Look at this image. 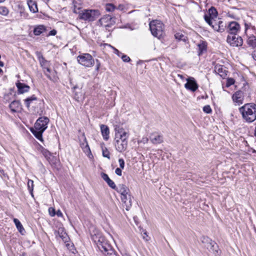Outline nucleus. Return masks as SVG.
<instances>
[{
    "label": "nucleus",
    "mask_w": 256,
    "mask_h": 256,
    "mask_svg": "<svg viewBox=\"0 0 256 256\" xmlns=\"http://www.w3.org/2000/svg\"><path fill=\"white\" fill-rule=\"evenodd\" d=\"M186 80L187 82L185 84L184 87L186 90L192 92H194L198 90V85L193 77H188L186 78Z\"/></svg>",
    "instance_id": "nucleus-12"
},
{
    "label": "nucleus",
    "mask_w": 256,
    "mask_h": 256,
    "mask_svg": "<svg viewBox=\"0 0 256 256\" xmlns=\"http://www.w3.org/2000/svg\"><path fill=\"white\" fill-rule=\"evenodd\" d=\"M124 6L122 4H120L118 6H116V9L118 10H123L124 9Z\"/></svg>",
    "instance_id": "nucleus-50"
},
{
    "label": "nucleus",
    "mask_w": 256,
    "mask_h": 256,
    "mask_svg": "<svg viewBox=\"0 0 256 256\" xmlns=\"http://www.w3.org/2000/svg\"><path fill=\"white\" fill-rule=\"evenodd\" d=\"M118 162L120 168L123 169L124 167V161L122 158H120L118 160Z\"/></svg>",
    "instance_id": "nucleus-48"
},
{
    "label": "nucleus",
    "mask_w": 256,
    "mask_h": 256,
    "mask_svg": "<svg viewBox=\"0 0 256 256\" xmlns=\"http://www.w3.org/2000/svg\"><path fill=\"white\" fill-rule=\"evenodd\" d=\"M240 29V25L234 21L230 22L226 27V30L229 34H238Z\"/></svg>",
    "instance_id": "nucleus-11"
},
{
    "label": "nucleus",
    "mask_w": 256,
    "mask_h": 256,
    "mask_svg": "<svg viewBox=\"0 0 256 256\" xmlns=\"http://www.w3.org/2000/svg\"><path fill=\"white\" fill-rule=\"evenodd\" d=\"M226 41L232 46H241L243 44L242 38L238 34H228Z\"/></svg>",
    "instance_id": "nucleus-9"
},
{
    "label": "nucleus",
    "mask_w": 256,
    "mask_h": 256,
    "mask_svg": "<svg viewBox=\"0 0 256 256\" xmlns=\"http://www.w3.org/2000/svg\"><path fill=\"white\" fill-rule=\"evenodd\" d=\"M107 184L110 187L112 188L115 190L116 188V186L114 182L110 179H109L106 182Z\"/></svg>",
    "instance_id": "nucleus-39"
},
{
    "label": "nucleus",
    "mask_w": 256,
    "mask_h": 256,
    "mask_svg": "<svg viewBox=\"0 0 256 256\" xmlns=\"http://www.w3.org/2000/svg\"><path fill=\"white\" fill-rule=\"evenodd\" d=\"M13 220L18 232L24 235L26 233V231L20 221L16 218H14Z\"/></svg>",
    "instance_id": "nucleus-27"
},
{
    "label": "nucleus",
    "mask_w": 256,
    "mask_h": 256,
    "mask_svg": "<svg viewBox=\"0 0 256 256\" xmlns=\"http://www.w3.org/2000/svg\"><path fill=\"white\" fill-rule=\"evenodd\" d=\"M115 53L117 54L119 56H120L121 53L116 48L114 49Z\"/></svg>",
    "instance_id": "nucleus-56"
},
{
    "label": "nucleus",
    "mask_w": 256,
    "mask_h": 256,
    "mask_svg": "<svg viewBox=\"0 0 256 256\" xmlns=\"http://www.w3.org/2000/svg\"><path fill=\"white\" fill-rule=\"evenodd\" d=\"M36 54L40 62V64L43 69L50 66V62L46 60L40 52H36Z\"/></svg>",
    "instance_id": "nucleus-15"
},
{
    "label": "nucleus",
    "mask_w": 256,
    "mask_h": 256,
    "mask_svg": "<svg viewBox=\"0 0 256 256\" xmlns=\"http://www.w3.org/2000/svg\"><path fill=\"white\" fill-rule=\"evenodd\" d=\"M222 22L221 20H220L218 22V24H216L215 26H212V28L216 30L222 32H224V27H226V26H224L222 24Z\"/></svg>",
    "instance_id": "nucleus-29"
},
{
    "label": "nucleus",
    "mask_w": 256,
    "mask_h": 256,
    "mask_svg": "<svg viewBox=\"0 0 256 256\" xmlns=\"http://www.w3.org/2000/svg\"><path fill=\"white\" fill-rule=\"evenodd\" d=\"M6 0H0V4L4 2Z\"/></svg>",
    "instance_id": "nucleus-60"
},
{
    "label": "nucleus",
    "mask_w": 256,
    "mask_h": 256,
    "mask_svg": "<svg viewBox=\"0 0 256 256\" xmlns=\"http://www.w3.org/2000/svg\"><path fill=\"white\" fill-rule=\"evenodd\" d=\"M43 70H44V72L45 75L47 76V78H49L50 80H52V78L50 74L51 70H50V68H49V66L46 67L44 69H43Z\"/></svg>",
    "instance_id": "nucleus-38"
},
{
    "label": "nucleus",
    "mask_w": 256,
    "mask_h": 256,
    "mask_svg": "<svg viewBox=\"0 0 256 256\" xmlns=\"http://www.w3.org/2000/svg\"><path fill=\"white\" fill-rule=\"evenodd\" d=\"M122 168H116L115 170V173L118 176H121L122 174Z\"/></svg>",
    "instance_id": "nucleus-49"
},
{
    "label": "nucleus",
    "mask_w": 256,
    "mask_h": 256,
    "mask_svg": "<svg viewBox=\"0 0 256 256\" xmlns=\"http://www.w3.org/2000/svg\"><path fill=\"white\" fill-rule=\"evenodd\" d=\"M96 71H98L100 69V61L98 60H96Z\"/></svg>",
    "instance_id": "nucleus-51"
},
{
    "label": "nucleus",
    "mask_w": 256,
    "mask_h": 256,
    "mask_svg": "<svg viewBox=\"0 0 256 256\" xmlns=\"http://www.w3.org/2000/svg\"><path fill=\"white\" fill-rule=\"evenodd\" d=\"M235 80L232 78H228L227 79L226 83V86L229 87L230 86L234 84Z\"/></svg>",
    "instance_id": "nucleus-40"
},
{
    "label": "nucleus",
    "mask_w": 256,
    "mask_h": 256,
    "mask_svg": "<svg viewBox=\"0 0 256 256\" xmlns=\"http://www.w3.org/2000/svg\"><path fill=\"white\" fill-rule=\"evenodd\" d=\"M74 12L78 14V18L80 20L88 22H93L100 15V12L98 10L84 9L77 12V10L74 9Z\"/></svg>",
    "instance_id": "nucleus-4"
},
{
    "label": "nucleus",
    "mask_w": 256,
    "mask_h": 256,
    "mask_svg": "<svg viewBox=\"0 0 256 256\" xmlns=\"http://www.w3.org/2000/svg\"><path fill=\"white\" fill-rule=\"evenodd\" d=\"M98 22L100 26L104 27L106 30L110 31L109 28L115 24L116 22L114 18L106 14L100 18Z\"/></svg>",
    "instance_id": "nucleus-8"
},
{
    "label": "nucleus",
    "mask_w": 256,
    "mask_h": 256,
    "mask_svg": "<svg viewBox=\"0 0 256 256\" xmlns=\"http://www.w3.org/2000/svg\"><path fill=\"white\" fill-rule=\"evenodd\" d=\"M16 86L18 89V93L20 94L28 92L30 89L28 85L20 82H16Z\"/></svg>",
    "instance_id": "nucleus-17"
},
{
    "label": "nucleus",
    "mask_w": 256,
    "mask_h": 256,
    "mask_svg": "<svg viewBox=\"0 0 256 256\" xmlns=\"http://www.w3.org/2000/svg\"><path fill=\"white\" fill-rule=\"evenodd\" d=\"M2 72V70L0 68V72Z\"/></svg>",
    "instance_id": "nucleus-64"
},
{
    "label": "nucleus",
    "mask_w": 256,
    "mask_h": 256,
    "mask_svg": "<svg viewBox=\"0 0 256 256\" xmlns=\"http://www.w3.org/2000/svg\"><path fill=\"white\" fill-rule=\"evenodd\" d=\"M122 256H130V255H129L128 254H124Z\"/></svg>",
    "instance_id": "nucleus-62"
},
{
    "label": "nucleus",
    "mask_w": 256,
    "mask_h": 256,
    "mask_svg": "<svg viewBox=\"0 0 256 256\" xmlns=\"http://www.w3.org/2000/svg\"><path fill=\"white\" fill-rule=\"evenodd\" d=\"M102 178V179L106 182L108 180H109L110 178L108 177V175L105 173H102L101 174Z\"/></svg>",
    "instance_id": "nucleus-47"
},
{
    "label": "nucleus",
    "mask_w": 256,
    "mask_h": 256,
    "mask_svg": "<svg viewBox=\"0 0 256 256\" xmlns=\"http://www.w3.org/2000/svg\"><path fill=\"white\" fill-rule=\"evenodd\" d=\"M121 194V196L130 194L129 188L124 184H120L114 190Z\"/></svg>",
    "instance_id": "nucleus-18"
},
{
    "label": "nucleus",
    "mask_w": 256,
    "mask_h": 256,
    "mask_svg": "<svg viewBox=\"0 0 256 256\" xmlns=\"http://www.w3.org/2000/svg\"><path fill=\"white\" fill-rule=\"evenodd\" d=\"M121 58L124 62H129L130 60V57L125 54H122Z\"/></svg>",
    "instance_id": "nucleus-46"
},
{
    "label": "nucleus",
    "mask_w": 256,
    "mask_h": 256,
    "mask_svg": "<svg viewBox=\"0 0 256 256\" xmlns=\"http://www.w3.org/2000/svg\"><path fill=\"white\" fill-rule=\"evenodd\" d=\"M56 235L58 234L60 237L62 238V239L64 241H66L67 240V235L65 232L62 229H58V231L55 232Z\"/></svg>",
    "instance_id": "nucleus-31"
},
{
    "label": "nucleus",
    "mask_w": 256,
    "mask_h": 256,
    "mask_svg": "<svg viewBox=\"0 0 256 256\" xmlns=\"http://www.w3.org/2000/svg\"><path fill=\"white\" fill-rule=\"evenodd\" d=\"M27 4L30 12L33 13H36L38 12L37 4L36 2L32 0H28Z\"/></svg>",
    "instance_id": "nucleus-26"
},
{
    "label": "nucleus",
    "mask_w": 256,
    "mask_h": 256,
    "mask_svg": "<svg viewBox=\"0 0 256 256\" xmlns=\"http://www.w3.org/2000/svg\"><path fill=\"white\" fill-rule=\"evenodd\" d=\"M202 242L205 244L204 246L210 251H212L214 256H220V250L218 244L206 236H203L202 238Z\"/></svg>",
    "instance_id": "nucleus-7"
},
{
    "label": "nucleus",
    "mask_w": 256,
    "mask_h": 256,
    "mask_svg": "<svg viewBox=\"0 0 256 256\" xmlns=\"http://www.w3.org/2000/svg\"><path fill=\"white\" fill-rule=\"evenodd\" d=\"M122 206L126 210H128L132 206V198L130 194L121 196Z\"/></svg>",
    "instance_id": "nucleus-13"
},
{
    "label": "nucleus",
    "mask_w": 256,
    "mask_h": 256,
    "mask_svg": "<svg viewBox=\"0 0 256 256\" xmlns=\"http://www.w3.org/2000/svg\"><path fill=\"white\" fill-rule=\"evenodd\" d=\"M102 156L105 158H108L110 159V152L106 148L102 149Z\"/></svg>",
    "instance_id": "nucleus-41"
},
{
    "label": "nucleus",
    "mask_w": 256,
    "mask_h": 256,
    "mask_svg": "<svg viewBox=\"0 0 256 256\" xmlns=\"http://www.w3.org/2000/svg\"><path fill=\"white\" fill-rule=\"evenodd\" d=\"M56 214L58 216V217H60V216H62V214L60 210H58L56 212Z\"/></svg>",
    "instance_id": "nucleus-54"
},
{
    "label": "nucleus",
    "mask_w": 256,
    "mask_h": 256,
    "mask_svg": "<svg viewBox=\"0 0 256 256\" xmlns=\"http://www.w3.org/2000/svg\"><path fill=\"white\" fill-rule=\"evenodd\" d=\"M150 28L152 34L160 38L164 34V25L162 22L155 20L150 23Z\"/></svg>",
    "instance_id": "nucleus-5"
},
{
    "label": "nucleus",
    "mask_w": 256,
    "mask_h": 256,
    "mask_svg": "<svg viewBox=\"0 0 256 256\" xmlns=\"http://www.w3.org/2000/svg\"><path fill=\"white\" fill-rule=\"evenodd\" d=\"M198 55L200 56L204 52L206 51L207 49V44L204 41H201L199 44H198Z\"/></svg>",
    "instance_id": "nucleus-24"
},
{
    "label": "nucleus",
    "mask_w": 256,
    "mask_h": 256,
    "mask_svg": "<svg viewBox=\"0 0 256 256\" xmlns=\"http://www.w3.org/2000/svg\"><path fill=\"white\" fill-rule=\"evenodd\" d=\"M203 110L206 114H210L212 112V108L209 105H206L204 106Z\"/></svg>",
    "instance_id": "nucleus-43"
},
{
    "label": "nucleus",
    "mask_w": 256,
    "mask_h": 256,
    "mask_svg": "<svg viewBox=\"0 0 256 256\" xmlns=\"http://www.w3.org/2000/svg\"><path fill=\"white\" fill-rule=\"evenodd\" d=\"M253 58L256 60V50H254L252 54Z\"/></svg>",
    "instance_id": "nucleus-55"
},
{
    "label": "nucleus",
    "mask_w": 256,
    "mask_h": 256,
    "mask_svg": "<svg viewBox=\"0 0 256 256\" xmlns=\"http://www.w3.org/2000/svg\"><path fill=\"white\" fill-rule=\"evenodd\" d=\"M214 71L223 78H225L227 76V71L223 66L216 64L214 67Z\"/></svg>",
    "instance_id": "nucleus-16"
},
{
    "label": "nucleus",
    "mask_w": 256,
    "mask_h": 256,
    "mask_svg": "<svg viewBox=\"0 0 256 256\" xmlns=\"http://www.w3.org/2000/svg\"><path fill=\"white\" fill-rule=\"evenodd\" d=\"M9 11L8 8L4 6H0V14L6 16L8 14Z\"/></svg>",
    "instance_id": "nucleus-35"
},
{
    "label": "nucleus",
    "mask_w": 256,
    "mask_h": 256,
    "mask_svg": "<svg viewBox=\"0 0 256 256\" xmlns=\"http://www.w3.org/2000/svg\"><path fill=\"white\" fill-rule=\"evenodd\" d=\"M36 101H37V98L34 95H32L24 100L25 104L28 110H30V106L35 104Z\"/></svg>",
    "instance_id": "nucleus-23"
},
{
    "label": "nucleus",
    "mask_w": 256,
    "mask_h": 256,
    "mask_svg": "<svg viewBox=\"0 0 256 256\" xmlns=\"http://www.w3.org/2000/svg\"><path fill=\"white\" fill-rule=\"evenodd\" d=\"M83 136H84V142H81L80 144V146L81 148L83 150L84 152L87 155H88L89 154H91V151H90V148L89 147L88 142L86 140V136H84V134H83Z\"/></svg>",
    "instance_id": "nucleus-19"
},
{
    "label": "nucleus",
    "mask_w": 256,
    "mask_h": 256,
    "mask_svg": "<svg viewBox=\"0 0 256 256\" xmlns=\"http://www.w3.org/2000/svg\"><path fill=\"white\" fill-rule=\"evenodd\" d=\"M244 25H245V28H246V30L248 28H250V24H246V23H245V24H244Z\"/></svg>",
    "instance_id": "nucleus-57"
},
{
    "label": "nucleus",
    "mask_w": 256,
    "mask_h": 256,
    "mask_svg": "<svg viewBox=\"0 0 256 256\" xmlns=\"http://www.w3.org/2000/svg\"><path fill=\"white\" fill-rule=\"evenodd\" d=\"M100 130L104 139L106 140H108L110 134V130L108 127L106 125L102 124L100 126Z\"/></svg>",
    "instance_id": "nucleus-22"
},
{
    "label": "nucleus",
    "mask_w": 256,
    "mask_h": 256,
    "mask_svg": "<svg viewBox=\"0 0 256 256\" xmlns=\"http://www.w3.org/2000/svg\"><path fill=\"white\" fill-rule=\"evenodd\" d=\"M49 121V118L47 117H40L36 121L34 124V127L38 129V130H40L44 132L48 128V124Z\"/></svg>",
    "instance_id": "nucleus-10"
},
{
    "label": "nucleus",
    "mask_w": 256,
    "mask_h": 256,
    "mask_svg": "<svg viewBox=\"0 0 256 256\" xmlns=\"http://www.w3.org/2000/svg\"><path fill=\"white\" fill-rule=\"evenodd\" d=\"M232 100L234 102L238 104L242 103L243 93L242 91L236 92L232 96Z\"/></svg>",
    "instance_id": "nucleus-20"
},
{
    "label": "nucleus",
    "mask_w": 256,
    "mask_h": 256,
    "mask_svg": "<svg viewBox=\"0 0 256 256\" xmlns=\"http://www.w3.org/2000/svg\"><path fill=\"white\" fill-rule=\"evenodd\" d=\"M239 112L247 122H252L256 120V104L254 103L244 104L239 108Z\"/></svg>",
    "instance_id": "nucleus-3"
},
{
    "label": "nucleus",
    "mask_w": 256,
    "mask_h": 256,
    "mask_svg": "<svg viewBox=\"0 0 256 256\" xmlns=\"http://www.w3.org/2000/svg\"><path fill=\"white\" fill-rule=\"evenodd\" d=\"M28 189L30 192L32 196H34L33 193H32L33 190H34V181L32 180H28Z\"/></svg>",
    "instance_id": "nucleus-34"
},
{
    "label": "nucleus",
    "mask_w": 256,
    "mask_h": 256,
    "mask_svg": "<svg viewBox=\"0 0 256 256\" xmlns=\"http://www.w3.org/2000/svg\"><path fill=\"white\" fill-rule=\"evenodd\" d=\"M40 152L46 158H50V153L46 149L42 147L41 148Z\"/></svg>",
    "instance_id": "nucleus-36"
},
{
    "label": "nucleus",
    "mask_w": 256,
    "mask_h": 256,
    "mask_svg": "<svg viewBox=\"0 0 256 256\" xmlns=\"http://www.w3.org/2000/svg\"><path fill=\"white\" fill-rule=\"evenodd\" d=\"M218 14L216 10L214 7H211L208 10V16H210V17L212 18H216Z\"/></svg>",
    "instance_id": "nucleus-33"
},
{
    "label": "nucleus",
    "mask_w": 256,
    "mask_h": 256,
    "mask_svg": "<svg viewBox=\"0 0 256 256\" xmlns=\"http://www.w3.org/2000/svg\"><path fill=\"white\" fill-rule=\"evenodd\" d=\"M105 9L108 12H113L116 9V6L112 4L108 3L105 4Z\"/></svg>",
    "instance_id": "nucleus-32"
},
{
    "label": "nucleus",
    "mask_w": 256,
    "mask_h": 256,
    "mask_svg": "<svg viewBox=\"0 0 256 256\" xmlns=\"http://www.w3.org/2000/svg\"><path fill=\"white\" fill-rule=\"evenodd\" d=\"M254 134H255V136H256V126L255 127V128H254Z\"/></svg>",
    "instance_id": "nucleus-63"
},
{
    "label": "nucleus",
    "mask_w": 256,
    "mask_h": 256,
    "mask_svg": "<svg viewBox=\"0 0 256 256\" xmlns=\"http://www.w3.org/2000/svg\"><path fill=\"white\" fill-rule=\"evenodd\" d=\"M114 130L116 150L119 152H122L127 148L129 133L120 126L116 127Z\"/></svg>",
    "instance_id": "nucleus-2"
},
{
    "label": "nucleus",
    "mask_w": 256,
    "mask_h": 256,
    "mask_svg": "<svg viewBox=\"0 0 256 256\" xmlns=\"http://www.w3.org/2000/svg\"><path fill=\"white\" fill-rule=\"evenodd\" d=\"M204 18L205 21L212 27V26H214L212 24V18L210 17V16H208L207 14H204Z\"/></svg>",
    "instance_id": "nucleus-37"
},
{
    "label": "nucleus",
    "mask_w": 256,
    "mask_h": 256,
    "mask_svg": "<svg viewBox=\"0 0 256 256\" xmlns=\"http://www.w3.org/2000/svg\"><path fill=\"white\" fill-rule=\"evenodd\" d=\"M30 132L40 142H43L44 140L42 138V134L44 132L42 130H38V129L35 128H31Z\"/></svg>",
    "instance_id": "nucleus-21"
},
{
    "label": "nucleus",
    "mask_w": 256,
    "mask_h": 256,
    "mask_svg": "<svg viewBox=\"0 0 256 256\" xmlns=\"http://www.w3.org/2000/svg\"><path fill=\"white\" fill-rule=\"evenodd\" d=\"M78 63L86 68H90L94 64V60L89 54H82L77 56Z\"/></svg>",
    "instance_id": "nucleus-6"
},
{
    "label": "nucleus",
    "mask_w": 256,
    "mask_h": 256,
    "mask_svg": "<svg viewBox=\"0 0 256 256\" xmlns=\"http://www.w3.org/2000/svg\"><path fill=\"white\" fill-rule=\"evenodd\" d=\"M56 34V30H52L50 32L48 35L55 36Z\"/></svg>",
    "instance_id": "nucleus-52"
},
{
    "label": "nucleus",
    "mask_w": 256,
    "mask_h": 256,
    "mask_svg": "<svg viewBox=\"0 0 256 256\" xmlns=\"http://www.w3.org/2000/svg\"><path fill=\"white\" fill-rule=\"evenodd\" d=\"M150 142L154 144H161L163 142V136L158 133H152L150 135Z\"/></svg>",
    "instance_id": "nucleus-14"
},
{
    "label": "nucleus",
    "mask_w": 256,
    "mask_h": 256,
    "mask_svg": "<svg viewBox=\"0 0 256 256\" xmlns=\"http://www.w3.org/2000/svg\"><path fill=\"white\" fill-rule=\"evenodd\" d=\"M148 139L147 138H143L140 142H143L144 144H146L148 142Z\"/></svg>",
    "instance_id": "nucleus-53"
},
{
    "label": "nucleus",
    "mask_w": 256,
    "mask_h": 256,
    "mask_svg": "<svg viewBox=\"0 0 256 256\" xmlns=\"http://www.w3.org/2000/svg\"><path fill=\"white\" fill-rule=\"evenodd\" d=\"M142 236L143 239L146 241H148L150 240V238L145 230H142Z\"/></svg>",
    "instance_id": "nucleus-44"
},
{
    "label": "nucleus",
    "mask_w": 256,
    "mask_h": 256,
    "mask_svg": "<svg viewBox=\"0 0 256 256\" xmlns=\"http://www.w3.org/2000/svg\"><path fill=\"white\" fill-rule=\"evenodd\" d=\"M248 44L252 48H256V37L254 35L250 36L247 40Z\"/></svg>",
    "instance_id": "nucleus-28"
},
{
    "label": "nucleus",
    "mask_w": 256,
    "mask_h": 256,
    "mask_svg": "<svg viewBox=\"0 0 256 256\" xmlns=\"http://www.w3.org/2000/svg\"><path fill=\"white\" fill-rule=\"evenodd\" d=\"M20 102L19 100H14L9 106L11 110L13 112H16L20 109Z\"/></svg>",
    "instance_id": "nucleus-25"
},
{
    "label": "nucleus",
    "mask_w": 256,
    "mask_h": 256,
    "mask_svg": "<svg viewBox=\"0 0 256 256\" xmlns=\"http://www.w3.org/2000/svg\"><path fill=\"white\" fill-rule=\"evenodd\" d=\"M91 238L99 250L104 254L110 256L114 255V250L111 245L98 230H96L94 231L93 234H91Z\"/></svg>",
    "instance_id": "nucleus-1"
},
{
    "label": "nucleus",
    "mask_w": 256,
    "mask_h": 256,
    "mask_svg": "<svg viewBox=\"0 0 256 256\" xmlns=\"http://www.w3.org/2000/svg\"><path fill=\"white\" fill-rule=\"evenodd\" d=\"M174 36L176 39H178L179 40H185L184 36L182 34L176 33L175 34Z\"/></svg>",
    "instance_id": "nucleus-42"
},
{
    "label": "nucleus",
    "mask_w": 256,
    "mask_h": 256,
    "mask_svg": "<svg viewBox=\"0 0 256 256\" xmlns=\"http://www.w3.org/2000/svg\"><path fill=\"white\" fill-rule=\"evenodd\" d=\"M48 212L51 216H54L56 214L54 208L52 207L48 208Z\"/></svg>",
    "instance_id": "nucleus-45"
},
{
    "label": "nucleus",
    "mask_w": 256,
    "mask_h": 256,
    "mask_svg": "<svg viewBox=\"0 0 256 256\" xmlns=\"http://www.w3.org/2000/svg\"><path fill=\"white\" fill-rule=\"evenodd\" d=\"M45 31V28L43 26H39L34 28V34L36 36H39Z\"/></svg>",
    "instance_id": "nucleus-30"
},
{
    "label": "nucleus",
    "mask_w": 256,
    "mask_h": 256,
    "mask_svg": "<svg viewBox=\"0 0 256 256\" xmlns=\"http://www.w3.org/2000/svg\"><path fill=\"white\" fill-rule=\"evenodd\" d=\"M178 76L182 80H184V76L182 74H178Z\"/></svg>",
    "instance_id": "nucleus-58"
},
{
    "label": "nucleus",
    "mask_w": 256,
    "mask_h": 256,
    "mask_svg": "<svg viewBox=\"0 0 256 256\" xmlns=\"http://www.w3.org/2000/svg\"><path fill=\"white\" fill-rule=\"evenodd\" d=\"M4 65V62L2 61H0V66H3Z\"/></svg>",
    "instance_id": "nucleus-59"
},
{
    "label": "nucleus",
    "mask_w": 256,
    "mask_h": 256,
    "mask_svg": "<svg viewBox=\"0 0 256 256\" xmlns=\"http://www.w3.org/2000/svg\"><path fill=\"white\" fill-rule=\"evenodd\" d=\"M20 256H26V254L25 253H22Z\"/></svg>",
    "instance_id": "nucleus-61"
}]
</instances>
